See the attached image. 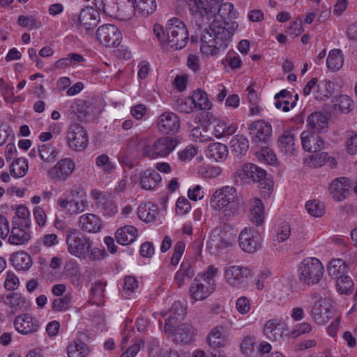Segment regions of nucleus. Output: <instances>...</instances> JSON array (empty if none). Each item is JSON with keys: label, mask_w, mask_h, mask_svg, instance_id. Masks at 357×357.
Segmentation results:
<instances>
[{"label": "nucleus", "mask_w": 357, "mask_h": 357, "mask_svg": "<svg viewBox=\"0 0 357 357\" xmlns=\"http://www.w3.org/2000/svg\"><path fill=\"white\" fill-rule=\"evenodd\" d=\"M2 301L13 312L22 310L27 307L26 298L18 292H12L3 296Z\"/></svg>", "instance_id": "nucleus-33"}, {"label": "nucleus", "mask_w": 357, "mask_h": 357, "mask_svg": "<svg viewBox=\"0 0 357 357\" xmlns=\"http://www.w3.org/2000/svg\"><path fill=\"white\" fill-rule=\"evenodd\" d=\"M67 143L69 147L77 151L85 149L89 139L86 130L77 123L71 125L67 131Z\"/></svg>", "instance_id": "nucleus-9"}, {"label": "nucleus", "mask_w": 357, "mask_h": 357, "mask_svg": "<svg viewBox=\"0 0 357 357\" xmlns=\"http://www.w3.org/2000/svg\"><path fill=\"white\" fill-rule=\"evenodd\" d=\"M249 148V142L248 139L243 136L237 135L232 137L230 141V149L232 153L236 156L244 155Z\"/></svg>", "instance_id": "nucleus-40"}, {"label": "nucleus", "mask_w": 357, "mask_h": 357, "mask_svg": "<svg viewBox=\"0 0 357 357\" xmlns=\"http://www.w3.org/2000/svg\"><path fill=\"white\" fill-rule=\"evenodd\" d=\"M278 144L280 151L289 156L296 153L298 147L296 144L295 135L289 130L283 132L278 137Z\"/></svg>", "instance_id": "nucleus-26"}, {"label": "nucleus", "mask_w": 357, "mask_h": 357, "mask_svg": "<svg viewBox=\"0 0 357 357\" xmlns=\"http://www.w3.org/2000/svg\"><path fill=\"white\" fill-rule=\"evenodd\" d=\"M96 164L98 167L102 168L105 173L109 174L114 169V163L106 154L98 156L96 160Z\"/></svg>", "instance_id": "nucleus-58"}, {"label": "nucleus", "mask_w": 357, "mask_h": 357, "mask_svg": "<svg viewBox=\"0 0 357 357\" xmlns=\"http://www.w3.org/2000/svg\"><path fill=\"white\" fill-rule=\"evenodd\" d=\"M135 6L130 9V13L126 17V19H130L134 15V10H137L143 16H148L152 14L156 9L157 4L155 0H134Z\"/></svg>", "instance_id": "nucleus-32"}, {"label": "nucleus", "mask_w": 357, "mask_h": 357, "mask_svg": "<svg viewBox=\"0 0 357 357\" xmlns=\"http://www.w3.org/2000/svg\"><path fill=\"white\" fill-rule=\"evenodd\" d=\"M215 289L211 283L204 282L199 277H196L190 287L189 293L194 300L202 301L208 297Z\"/></svg>", "instance_id": "nucleus-18"}, {"label": "nucleus", "mask_w": 357, "mask_h": 357, "mask_svg": "<svg viewBox=\"0 0 357 357\" xmlns=\"http://www.w3.org/2000/svg\"><path fill=\"white\" fill-rule=\"evenodd\" d=\"M195 275L191 266L188 263H182L180 269L176 272L175 280L177 285L181 287L186 280H190Z\"/></svg>", "instance_id": "nucleus-47"}, {"label": "nucleus", "mask_w": 357, "mask_h": 357, "mask_svg": "<svg viewBox=\"0 0 357 357\" xmlns=\"http://www.w3.org/2000/svg\"><path fill=\"white\" fill-rule=\"evenodd\" d=\"M89 347L80 340L70 343L67 348L68 357H86L89 354Z\"/></svg>", "instance_id": "nucleus-41"}, {"label": "nucleus", "mask_w": 357, "mask_h": 357, "mask_svg": "<svg viewBox=\"0 0 357 357\" xmlns=\"http://www.w3.org/2000/svg\"><path fill=\"white\" fill-rule=\"evenodd\" d=\"M250 134L255 143L266 142L271 135L272 127L264 120L254 121L249 126Z\"/></svg>", "instance_id": "nucleus-21"}, {"label": "nucleus", "mask_w": 357, "mask_h": 357, "mask_svg": "<svg viewBox=\"0 0 357 357\" xmlns=\"http://www.w3.org/2000/svg\"><path fill=\"white\" fill-rule=\"evenodd\" d=\"M238 25L236 22H226L213 20L206 28L200 40V51L206 56H215L224 51Z\"/></svg>", "instance_id": "nucleus-1"}, {"label": "nucleus", "mask_w": 357, "mask_h": 357, "mask_svg": "<svg viewBox=\"0 0 357 357\" xmlns=\"http://www.w3.org/2000/svg\"><path fill=\"white\" fill-rule=\"evenodd\" d=\"M14 326L18 333L29 335L37 332L40 324L36 318L29 314L24 313L15 317Z\"/></svg>", "instance_id": "nucleus-16"}, {"label": "nucleus", "mask_w": 357, "mask_h": 357, "mask_svg": "<svg viewBox=\"0 0 357 357\" xmlns=\"http://www.w3.org/2000/svg\"><path fill=\"white\" fill-rule=\"evenodd\" d=\"M137 236V230L135 227L126 225L118 229L115 232L116 242L122 245H127L134 242Z\"/></svg>", "instance_id": "nucleus-30"}, {"label": "nucleus", "mask_w": 357, "mask_h": 357, "mask_svg": "<svg viewBox=\"0 0 357 357\" xmlns=\"http://www.w3.org/2000/svg\"><path fill=\"white\" fill-rule=\"evenodd\" d=\"M238 195L235 188L225 186L216 190L211 197L210 204L215 210H221L234 205Z\"/></svg>", "instance_id": "nucleus-4"}, {"label": "nucleus", "mask_w": 357, "mask_h": 357, "mask_svg": "<svg viewBox=\"0 0 357 357\" xmlns=\"http://www.w3.org/2000/svg\"><path fill=\"white\" fill-rule=\"evenodd\" d=\"M343 62V56L340 50L335 49L329 52L326 64L330 71L335 72L339 70L342 67Z\"/></svg>", "instance_id": "nucleus-44"}, {"label": "nucleus", "mask_w": 357, "mask_h": 357, "mask_svg": "<svg viewBox=\"0 0 357 357\" xmlns=\"http://www.w3.org/2000/svg\"><path fill=\"white\" fill-rule=\"evenodd\" d=\"M248 168L246 170L250 171V179L259 183L261 192L264 197L269 196L273 190V183L266 171L252 163H249Z\"/></svg>", "instance_id": "nucleus-10"}, {"label": "nucleus", "mask_w": 357, "mask_h": 357, "mask_svg": "<svg viewBox=\"0 0 357 357\" xmlns=\"http://www.w3.org/2000/svg\"><path fill=\"white\" fill-rule=\"evenodd\" d=\"M11 229H9L8 243L13 245H23L29 243L31 238L30 227H23L17 224L16 221H13Z\"/></svg>", "instance_id": "nucleus-17"}, {"label": "nucleus", "mask_w": 357, "mask_h": 357, "mask_svg": "<svg viewBox=\"0 0 357 357\" xmlns=\"http://www.w3.org/2000/svg\"><path fill=\"white\" fill-rule=\"evenodd\" d=\"M228 341V335L226 328L222 326L213 328L208 334V342L213 348L224 347Z\"/></svg>", "instance_id": "nucleus-28"}, {"label": "nucleus", "mask_w": 357, "mask_h": 357, "mask_svg": "<svg viewBox=\"0 0 357 357\" xmlns=\"http://www.w3.org/2000/svg\"><path fill=\"white\" fill-rule=\"evenodd\" d=\"M71 295L68 294L61 298H55L52 303V308L55 312L66 311L70 307Z\"/></svg>", "instance_id": "nucleus-54"}, {"label": "nucleus", "mask_w": 357, "mask_h": 357, "mask_svg": "<svg viewBox=\"0 0 357 357\" xmlns=\"http://www.w3.org/2000/svg\"><path fill=\"white\" fill-rule=\"evenodd\" d=\"M167 333L173 335L176 343L187 344L192 341L194 328L190 324L183 323L176 324L173 328L172 333Z\"/></svg>", "instance_id": "nucleus-25"}, {"label": "nucleus", "mask_w": 357, "mask_h": 357, "mask_svg": "<svg viewBox=\"0 0 357 357\" xmlns=\"http://www.w3.org/2000/svg\"><path fill=\"white\" fill-rule=\"evenodd\" d=\"M209 126L213 129V135L217 138L231 135L234 134L237 127L234 124H229L222 120L215 118L212 114H207Z\"/></svg>", "instance_id": "nucleus-19"}, {"label": "nucleus", "mask_w": 357, "mask_h": 357, "mask_svg": "<svg viewBox=\"0 0 357 357\" xmlns=\"http://www.w3.org/2000/svg\"><path fill=\"white\" fill-rule=\"evenodd\" d=\"M337 291L340 294H350L354 290V282L351 278L344 275L336 280Z\"/></svg>", "instance_id": "nucleus-51"}, {"label": "nucleus", "mask_w": 357, "mask_h": 357, "mask_svg": "<svg viewBox=\"0 0 357 357\" xmlns=\"http://www.w3.org/2000/svg\"><path fill=\"white\" fill-rule=\"evenodd\" d=\"M252 275V271L245 266H230L225 270V280L229 285L233 287H241L245 280Z\"/></svg>", "instance_id": "nucleus-12"}, {"label": "nucleus", "mask_w": 357, "mask_h": 357, "mask_svg": "<svg viewBox=\"0 0 357 357\" xmlns=\"http://www.w3.org/2000/svg\"><path fill=\"white\" fill-rule=\"evenodd\" d=\"M298 270L300 280L307 285L319 282L324 273V266L321 262L315 257L304 259L301 263Z\"/></svg>", "instance_id": "nucleus-3"}, {"label": "nucleus", "mask_w": 357, "mask_h": 357, "mask_svg": "<svg viewBox=\"0 0 357 357\" xmlns=\"http://www.w3.org/2000/svg\"><path fill=\"white\" fill-rule=\"evenodd\" d=\"M327 271L330 276L334 277L337 280L346 274L347 266L342 259H333L330 261Z\"/></svg>", "instance_id": "nucleus-43"}, {"label": "nucleus", "mask_w": 357, "mask_h": 357, "mask_svg": "<svg viewBox=\"0 0 357 357\" xmlns=\"http://www.w3.org/2000/svg\"><path fill=\"white\" fill-rule=\"evenodd\" d=\"M171 315L166 319L164 331L165 333H172L173 328L178 324L185 314V309L179 302H175L171 307Z\"/></svg>", "instance_id": "nucleus-29"}, {"label": "nucleus", "mask_w": 357, "mask_h": 357, "mask_svg": "<svg viewBox=\"0 0 357 357\" xmlns=\"http://www.w3.org/2000/svg\"><path fill=\"white\" fill-rule=\"evenodd\" d=\"M75 169V163L71 158H62L48 170L47 176L54 182L66 181Z\"/></svg>", "instance_id": "nucleus-6"}, {"label": "nucleus", "mask_w": 357, "mask_h": 357, "mask_svg": "<svg viewBox=\"0 0 357 357\" xmlns=\"http://www.w3.org/2000/svg\"><path fill=\"white\" fill-rule=\"evenodd\" d=\"M301 140L303 149L307 152L314 153L323 149L324 146L322 138L310 130L302 132Z\"/></svg>", "instance_id": "nucleus-22"}, {"label": "nucleus", "mask_w": 357, "mask_h": 357, "mask_svg": "<svg viewBox=\"0 0 357 357\" xmlns=\"http://www.w3.org/2000/svg\"><path fill=\"white\" fill-rule=\"evenodd\" d=\"M158 214V206L151 202L141 204L138 207V217L144 222L153 221Z\"/></svg>", "instance_id": "nucleus-38"}, {"label": "nucleus", "mask_w": 357, "mask_h": 357, "mask_svg": "<svg viewBox=\"0 0 357 357\" xmlns=\"http://www.w3.org/2000/svg\"><path fill=\"white\" fill-rule=\"evenodd\" d=\"M207 157L216 162L225 160L228 155V149L226 145L220 142L211 143L206 150Z\"/></svg>", "instance_id": "nucleus-37"}, {"label": "nucleus", "mask_w": 357, "mask_h": 357, "mask_svg": "<svg viewBox=\"0 0 357 357\" xmlns=\"http://www.w3.org/2000/svg\"><path fill=\"white\" fill-rule=\"evenodd\" d=\"M99 22L98 12L92 7H85L78 16L77 26L82 33L92 36L93 29Z\"/></svg>", "instance_id": "nucleus-7"}, {"label": "nucleus", "mask_w": 357, "mask_h": 357, "mask_svg": "<svg viewBox=\"0 0 357 357\" xmlns=\"http://www.w3.org/2000/svg\"><path fill=\"white\" fill-rule=\"evenodd\" d=\"M15 215L21 220V222H17V224L21 225L23 227H31L30 212L27 207L24 205L17 206Z\"/></svg>", "instance_id": "nucleus-55"}, {"label": "nucleus", "mask_w": 357, "mask_h": 357, "mask_svg": "<svg viewBox=\"0 0 357 357\" xmlns=\"http://www.w3.org/2000/svg\"><path fill=\"white\" fill-rule=\"evenodd\" d=\"M10 261L18 271H26L32 266L31 256L24 251L14 252L10 257Z\"/></svg>", "instance_id": "nucleus-36"}, {"label": "nucleus", "mask_w": 357, "mask_h": 357, "mask_svg": "<svg viewBox=\"0 0 357 357\" xmlns=\"http://www.w3.org/2000/svg\"><path fill=\"white\" fill-rule=\"evenodd\" d=\"M78 226L84 232L96 233L102 228V221L95 214L85 213L79 216Z\"/></svg>", "instance_id": "nucleus-23"}, {"label": "nucleus", "mask_w": 357, "mask_h": 357, "mask_svg": "<svg viewBox=\"0 0 357 357\" xmlns=\"http://www.w3.org/2000/svg\"><path fill=\"white\" fill-rule=\"evenodd\" d=\"M353 105L352 100L347 95H340L335 101L336 109L342 112H348L351 109Z\"/></svg>", "instance_id": "nucleus-57"}, {"label": "nucleus", "mask_w": 357, "mask_h": 357, "mask_svg": "<svg viewBox=\"0 0 357 357\" xmlns=\"http://www.w3.org/2000/svg\"><path fill=\"white\" fill-rule=\"evenodd\" d=\"M91 197L104 215L112 216L117 213L116 204L110 195L93 189L91 192Z\"/></svg>", "instance_id": "nucleus-14"}, {"label": "nucleus", "mask_w": 357, "mask_h": 357, "mask_svg": "<svg viewBox=\"0 0 357 357\" xmlns=\"http://www.w3.org/2000/svg\"><path fill=\"white\" fill-rule=\"evenodd\" d=\"M236 13L234 10V6L232 3L226 2V3H220L218 8L216 18H213V20H222L226 21V19L231 20L236 18ZM229 21V22H230Z\"/></svg>", "instance_id": "nucleus-45"}, {"label": "nucleus", "mask_w": 357, "mask_h": 357, "mask_svg": "<svg viewBox=\"0 0 357 357\" xmlns=\"http://www.w3.org/2000/svg\"><path fill=\"white\" fill-rule=\"evenodd\" d=\"M261 236L253 227H245L238 236L240 248L245 252L254 253L260 248Z\"/></svg>", "instance_id": "nucleus-5"}, {"label": "nucleus", "mask_w": 357, "mask_h": 357, "mask_svg": "<svg viewBox=\"0 0 357 357\" xmlns=\"http://www.w3.org/2000/svg\"><path fill=\"white\" fill-rule=\"evenodd\" d=\"M332 304L326 298L316 301L311 310L312 319L319 325H324L332 318Z\"/></svg>", "instance_id": "nucleus-15"}, {"label": "nucleus", "mask_w": 357, "mask_h": 357, "mask_svg": "<svg viewBox=\"0 0 357 357\" xmlns=\"http://www.w3.org/2000/svg\"><path fill=\"white\" fill-rule=\"evenodd\" d=\"M148 347L150 357H161L168 351L167 350L165 351L163 345H161L159 340L155 338L149 341Z\"/></svg>", "instance_id": "nucleus-56"}, {"label": "nucleus", "mask_w": 357, "mask_h": 357, "mask_svg": "<svg viewBox=\"0 0 357 357\" xmlns=\"http://www.w3.org/2000/svg\"><path fill=\"white\" fill-rule=\"evenodd\" d=\"M137 287L138 282L135 277L130 275L125 277L123 292L126 295H131L132 293L135 292Z\"/></svg>", "instance_id": "nucleus-63"}, {"label": "nucleus", "mask_w": 357, "mask_h": 357, "mask_svg": "<svg viewBox=\"0 0 357 357\" xmlns=\"http://www.w3.org/2000/svg\"><path fill=\"white\" fill-rule=\"evenodd\" d=\"M86 108L87 106L84 100H76L71 103L70 107L68 110V116L72 119H74L76 114H84Z\"/></svg>", "instance_id": "nucleus-61"}, {"label": "nucleus", "mask_w": 357, "mask_h": 357, "mask_svg": "<svg viewBox=\"0 0 357 357\" xmlns=\"http://www.w3.org/2000/svg\"><path fill=\"white\" fill-rule=\"evenodd\" d=\"M248 167H249V163L243 165L241 169L234 172L233 180L236 185H241L248 179H250V171L246 170L248 169Z\"/></svg>", "instance_id": "nucleus-62"}, {"label": "nucleus", "mask_w": 357, "mask_h": 357, "mask_svg": "<svg viewBox=\"0 0 357 357\" xmlns=\"http://www.w3.org/2000/svg\"><path fill=\"white\" fill-rule=\"evenodd\" d=\"M307 123L310 131L313 132H325L328 128V119L321 112L311 114L307 119Z\"/></svg>", "instance_id": "nucleus-31"}, {"label": "nucleus", "mask_w": 357, "mask_h": 357, "mask_svg": "<svg viewBox=\"0 0 357 357\" xmlns=\"http://www.w3.org/2000/svg\"><path fill=\"white\" fill-rule=\"evenodd\" d=\"M249 218L257 226H259L264 222V205L262 202L258 198H253L251 200Z\"/></svg>", "instance_id": "nucleus-35"}, {"label": "nucleus", "mask_w": 357, "mask_h": 357, "mask_svg": "<svg viewBox=\"0 0 357 357\" xmlns=\"http://www.w3.org/2000/svg\"><path fill=\"white\" fill-rule=\"evenodd\" d=\"M37 152H39L40 158L45 162H54L58 155L56 147L50 144H44L38 146Z\"/></svg>", "instance_id": "nucleus-46"}, {"label": "nucleus", "mask_w": 357, "mask_h": 357, "mask_svg": "<svg viewBox=\"0 0 357 357\" xmlns=\"http://www.w3.org/2000/svg\"><path fill=\"white\" fill-rule=\"evenodd\" d=\"M349 180L345 177L337 178L330 185L331 193L337 201L344 199L349 194Z\"/></svg>", "instance_id": "nucleus-27"}, {"label": "nucleus", "mask_w": 357, "mask_h": 357, "mask_svg": "<svg viewBox=\"0 0 357 357\" xmlns=\"http://www.w3.org/2000/svg\"><path fill=\"white\" fill-rule=\"evenodd\" d=\"M286 331V324L278 319L268 321L264 328L265 335L272 341L280 340Z\"/></svg>", "instance_id": "nucleus-24"}, {"label": "nucleus", "mask_w": 357, "mask_h": 357, "mask_svg": "<svg viewBox=\"0 0 357 357\" xmlns=\"http://www.w3.org/2000/svg\"><path fill=\"white\" fill-rule=\"evenodd\" d=\"M191 98L195 105V108L209 109L211 107V103L208 100L206 93L203 91L198 90L194 92Z\"/></svg>", "instance_id": "nucleus-48"}, {"label": "nucleus", "mask_w": 357, "mask_h": 357, "mask_svg": "<svg viewBox=\"0 0 357 357\" xmlns=\"http://www.w3.org/2000/svg\"><path fill=\"white\" fill-rule=\"evenodd\" d=\"M305 208L308 213L314 217H321L324 213V207L317 200L307 202Z\"/></svg>", "instance_id": "nucleus-59"}, {"label": "nucleus", "mask_w": 357, "mask_h": 357, "mask_svg": "<svg viewBox=\"0 0 357 357\" xmlns=\"http://www.w3.org/2000/svg\"><path fill=\"white\" fill-rule=\"evenodd\" d=\"M91 245V241L82 235L77 236L75 240H70V243L67 244L68 252L72 255L81 259H85Z\"/></svg>", "instance_id": "nucleus-20"}, {"label": "nucleus", "mask_w": 357, "mask_h": 357, "mask_svg": "<svg viewBox=\"0 0 357 357\" xmlns=\"http://www.w3.org/2000/svg\"><path fill=\"white\" fill-rule=\"evenodd\" d=\"M258 160L268 165H274L277 162V158L273 150L268 147L262 148L260 151L256 153Z\"/></svg>", "instance_id": "nucleus-52"}, {"label": "nucleus", "mask_w": 357, "mask_h": 357, "mask_svg": "<svg viewBox=\"0 0 357 357\" xmlns=\"http://www.w3.org/2000/svg\"><path fill=\"white\" fill-rule=\"evenodd\" d=\"M335 84L333 82L324 79L317 84V89L314 91L315 98L324 100L328 98L333 93Z\"/></svg>", "instance_id": "nucleus-42"}, {"label": "nucleus", "mask_w": 357, "mask_h": 357, "mask_svg": "<svg viewBox=\"0 0 357 357\" xmlns=\"http://www.w3.org/2000/svg\"><path fill=\"white\" fill-rule=\"evenodd\" d=\"M160 181V175L154 169H146L140 176V185L144 190L153 189Z\"/></svg>", "instance_id": "nucleus-39"}, {"label": "nucleus", "mask_w": 357, "mask_h": 357, "mask_svg": "<svg viewBox=\"0 0 357 357\" xmlns=\"http://www.w3.org/2000/svg\"><path fill=\"white\" fill-rule=\"evenodd\" d=\"M224 0H194L190 10L192 13L209 21L216 18L219 4Z\"/></svg>", "instance_id": "nucleus-11"}, {"label": "nucleus", "mask_w": 357, "mask_h": 357, "mask_svg": "<svg viewBox=\"0 0 357 357\" xmlns=\"http://www.w3.org/2000/svg\"><path fill=\"white\" fill-rule=\"evenodd\" d=\"M256 339L255 336L247 335L244 337L241 344V350L243 355L252 357L255 352Z\"/></svg>", "instance_id": "nucleus-53"}, {"label": "nucleus", "mask_w": 357, "mask_h": 357, "mask_svg": "<svg viewBox=\"0 0 357 357\" xmlns=\"http://www.w3.org/2000/svg\"><path fill=\"white\" fill-rule=\"evenodd\" d=\"M158 131L163 134H174L180 128V118L172 112H165L156 120Z\"/></svg>", "instance_id": "nucleus-13"}, {"label": "nucleus", "mask_w": 357, "mask_h": 357, "mask_svg": "<svg viewBox=\"0 0 357 357\" xmlns=\"http://www.w3.org/2000/svg\"><path fill=\"white\" fill-rule=\"evenodd\" d=\"M167 42L174 50H181L185 47L188 41V31L185 24L178 18L168 20L166 25Z\"/></svg>", "instance_id": "nucleus-2"}, {"label": "nucleus", "mask_w": 357, "mask_h": 357, "mask_svg": "<svg viewBox=\"0 0 357 357\" xmlns=\"http://www.w3.org/2000/svg\"><path fill=\"white\" fill-rule=\"evenodd\" d=\"M28 167V163L25 158H17L11 164L10 174L14 177H23L26 174Z\"/></svg>", "instance_id": "nucleus-49"}, {"label": "nucleus", "mask_w": 357, "mask_h": 357, "mask_svg": "<svg viewBox=\"0 0 357 357\" xmlns=\"http://www.w3.org/2000/svg\"><path fill=\"white\" fill-rule=\"evenodd\" d=\"M290 234V225L287 222L282 223L276 229V235L274 241H277L278 243H282L289 238Z\"/></svg>", "instance_id": "nucleus-60"}, {"label": "nucleus", "mask_w": 357, "mask_h": 357, "mask_svg": "<svg viewBox=\"0 0 357 357\" xmlns=\"http://www.w3.org/2000/svg\"><path fill=\"white\" fill-rule=\"evenodd\" d=\"M347 151L350 155L357 154V134L353 131L348 132V138L345 142Z\"/></svg>", "instance_id": "nucleus-64"}, {"label": "nucleus", "mask_w": 357, "mask_h": 357, "mask_svg": "<svg viewBox=\"0 0 357 357\" xmlns=\"http://www.w3.org/2000/svg\"><path fill=\"white\" fill-rule=\"evenodd\" d=\"M97 8L109 16H114L119 10L116 0H95Z\"/></svg>", "instance_id": "nucleus-50"}, {"label": "nucleus", "mask_w": 357, "mask_h": 357, "mask_svg": "<svg viewBox=\"0 0 357 357\" xmlns=\"http://www.w3.org/2000/svg\"><path fill=\"white\" fill-rule=\"evenodd\" d=\"M97 40L106 47H117L120 45L122 36L117 26L113 24L100 26L96 33Z\"/></svg>", "instance_id": "nucleus-8"}, {"label": "nucleus", "mask_w": 357, "mask_h": 357, "mask_svg": "<svg viewBox=\"0 0 357 357\" xmlns=\"http://www.w3.org/2000/svg\"><path fill=\"white\" fill-rule=\"evenodd\" d=\"M158 158L167 156L177 146V141L169 137H162L155 141Z\"/></svg>", "instance_id": "nucleus-34"}]
</instances>
